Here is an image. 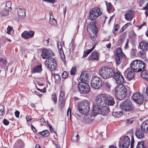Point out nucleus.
<instances>
[{
    "label": "nucleus",
    "mask_w": 148,
    "mask_h": 148,
    "mask_svg": "<svg viewBox=\"0 0 148 148\" xmlns=\"http://www.w3.org/2000/svg\"><path fill=\"white\" fill-rule=\"evenodd\" d=\"M46 67L51 71L55 70L56 67V64L55 60L52 58L47 59L45 62Z\"/></svg>",
    "instance_id": "0eeeda50"
},
{
    "label": "nucleus",
    "mask_w": 148,
    "mask_h": 148,
    "mask_svg": "<svg viewBox=\"0 0 148 148\" xmlns=\"http://www.w3.org/2000/svg\"><path fill=\"white\" fill-rule=\"evenodd\" d=\"M138 54L140 57H142L145 54L144 52L140 51L138 52Z\"/></svg>",
    "instance_id": "5fc2aeb1"
},
{
    "label": "nucleus",
    "mask_w": 148,
    "mask_h": 148,
    "mask_svg": "<svg viewBox=\"0 0 148 148\" xmlns=\"http://www.w3.org/2000/svg\"><path fill=\"white\" fill-rule=\"evenodd\" d=\"M47 124L49 126V127L50 130L51 132L52 133H53V132L55 133V132H54V130H53V128L52 127L51 125H50V124L48 123V122L47 121Z\"/></svg>",
    "instance_id": "864d4df0"
},
{
    "label": "nucleus",
    "mask_w": 148,
    "mask_h": 148,
    "mask_svg": "<svg viewBox=\"0 0 148 148\" xmlns=\"http://www.w3.org/2000/svg\"><path fill=\"white\" fill-rule=\"evenodd\" d=\"M52 75L54 76V78L55 80V82L56 83H59L60 80V76L55 73H53Z\"/></svg>",
    "instance_id": "473e14b6"
},
{
    "label": "nucleus",
    "mask_w": 148,
    "mask_h": 148,
    "mask_svg": "<svg viewBox=\"0 0 148 148\" xmlns=\"http://www.w3.org/2000/svg\"><path fill=\"white\" fill-rule=\"evenodd\" d=\"M8 11L5 8L1 10L0 11V15L2 16H7L9 14Z\"/></svg>",
    "instance_id": "c85d7f7f"
},
{
    "label": "nucleus",
    "mask_w": 148,
    "mask_h": 148,
    "mask_svg": "<svg viewBox=\"0 0 148 148\" xmlns=\"http://www.w3.org/2000/svg\"><path fill=\"white\" fill-rule=\"evenodd\" d=\"M105 96L103 95L96 97L95 102L93 105L92 115L89 114L85 116L84 118L85 122L88 123L92 121L95 116L98 114L104 115L108 113V110L105 106Z\"/></svg>",
    "instance_id": "f257e3e1"
},
{
    "label": "nucleus",
    "mask_w": 148,
    "mask_h": 148,
    "mask_svg": "<svg viewBox=\"0 0 148 148\" xmlns=\"http://www.w3.org/2000/svg\"><path fill=\"white\" fill-rule=\"evenodd\" d=\"M122 57L116 56L115 58V60L116 63L117 64H120L121 62V59Z\"/></svg>",
    "instance_id": "a19ab883"
},
{
    "label": "nucleus",
    "mask_w": 148,
    "mask_h": 148,
    "mask_svg": "<svg viewBox=\"0 0 148 148\" xmlns=\"http://www.w3.org/2000/svg\"><path fill=\"white\" fill-rule=\"evenodd\" d=\"M119 28L118 25H117L115 26L113 30V32L114 34H117V31Z\"/></svg>",
    "instance_id": "8fccbe9b"
},
{
    "label": "nucleus",
    "mask_w": 148,
    "mask_h": 148,
    "mask_svg": "<svg viewBox=\"0 0 148 148\" xmlns=\"http://www.w3.org/2000/svg\"><path fill=\"white\" fill-rule=\"evenodd\" d=\"M128 42H129V40L127 39V41L126 42V43L125 44V49H127L128 48Z\"/></svg>",
    "instance_id": "338daca9"
},
{
    "label": "nucleus",
    "mask_w": 148,
    "mask_h": 148,
    "mask_svg": "<svg viewBox=\"0 0 148 148\" xmlns=\"http://www.w3.org/2000/svg\"><path fill=\"white\" fill-rule=\"evenodd\" d=\"M140 128L147 132L148 130V120L144 121L141 125Z\"/></svg>",
    "instance_id": "5701e85b"
},
{
    "label": "nucleus",
    "mask_w": 148,
    "mask_h": 148,
    "mask_svg": "<svg viewBox=\"0 0 148 148\" xmlns=\"http://www.w3.org/2000/svg\"><path fill=\"white\" fill-rule=\"evenodd\" d=\"M125 36L126 35L125 34H122L121 36L120 40L121 41H123Z\"/></svg>",
    "instance_id": "4d7b16f0"
},
{
    "label": "nucleus",
    "mask_w": 148,
    "mask_h": 148,
    "mask_svg": "<svg viewBox=\"0 0 148 148\" xmlns=\"http://www.w3.org/2000/svg\"><path fill=\"white\" fill-rule=\"evenodd\" d=\"M133 118H131L130 119H127L125 120V122L126 123V124L128 125L129 124H131L133 121Z\"/></svg>",
    "instance_id": "37998d69"
},
{
    "label": "nucleus",
    "mask_w": 148,
    "mask_h": 148,
    "mask_svg": "<svg viewBox=\"0 0 148 148\" xmlns=\"http://www.w3.org/2000/svg\"><path fill=\"white\" fill-rule=\"evenodd\" d=\"M26 119L27 121H30L31 120V117L29 115L27 116H26Z\"/></svg>",
    "instance_id": "680f3d73"
},
{
    "label": "nucleus",
    "mask_w": 148,
    "mask_h": 148,
    "mask_svg": "<svg viewBox=\"0 0 148 148\" xmlns=\"http://www.w3.org/2000/svg\"><path fill=\"white\" fill-rule=\"evenodd\" d=\"M132 98L134 101L138 104H142L144 101L143 95L138 92H136L133 94Z\"/></svg>",
    "instance_id": "f8f14e48"
},
{
    "label": "nucleus",
    "mask_w": 148,
    "mask_h": 148,
    "mask_svg": "<svg viewBox=\"0 0 148 148\" xmlns=\"http://www.w3.org/2000/svg\"><path fill=\"white\" fill-rule=\"evenodd\" d=\"M53 55L52 50L49 49H44L42 51L41 56L44 59H47Z\"/></svg>",
    "instance_id": "4468645a"
},
{
    "label": "nucleus",
    "mask_w": 148,
    "mask_h": 148,
    "mask_svg": "<svg viewBox=\"0 0 148 148\" xmlns=\"http://www.w3.org/2000/svg\"><path fill=\"white\" fill-rule=\"evenodd\" d=\"M100 75L103 78L106 79L112 77L114 74V70L112 68L105 66L101 67L99 70Z\"/></svg>",
    "instance_id": "7ed1b4c3"
},
{
    "label": "nucleus",
    "mask_w": 148,
    "mask_h": 148,
    "mask_svg": "<svg viewBox=\"0 0 148 148\" xmlns=\"http://www.w3.org/2000/svg\"><path fill=\"white\" fill-rule=\"evenodd\" d=\"M115 53L116 56L122 57L123 52L121 48H118L115 50Z\"/></svg>",
    "instance_id": "c756f323"
},
{
    "label": "nucleus",
    "mask_w": 148,
    "mask_h": 148,
    "mask_svg": "<svg viewBox=\"0 0 148 148\" xmlns=\"http://www.w3.org/2000/svg\"><path fill=\"white\" fill-rule=\"evenodd\" d=\"M136 148H147L144 145V142L141 141L138 142Z\"/></svg>",
    "instance_id": "2f4dec72"
},
{
    "label": "nucleus",
    "mask_w": 148,
    "mask_h": 148,
    "mask_svg": "<svg viewBox=\"0 0 148 148\" xmlns=\"http://www.w3.org/2000/svg\"><path fill=\"white\" fill-rule=\"evenodd\" d=\"M69 112V113H70V117H71V109L70 108H68V110L67 112V116H68Z\"/></svg>",
    "instance_id": "e2e57ef3"
},
{
    "label": "nucleus",
    "mask_w": 148,
    "mask_h": 148,
    "mask_svg": "<svg viewBox=\"0 0 148 148\" xmlns=\"http://www.w3.org/2000/svg\"><path fill=\"white\" fill-rule=\"evenodd\" d=\"M134 13L133 11L130 10L127 11L125 16V19L128 21L132 20L134 16Z\"/></svg>",
    "instance_id": "4be33fe9"
},
{
    "label": "nucleus",
    "mask_w": 148,
    "mask_h": 148,
    "mask_svg": "<svg viewBox=\"0 0 148 148\" xmlns=\"http://www.w3.org/2000/svg\"><path fill=\"white\" fill-rule=\"evenodd\" d=\"M52 99L54 101V103H56L57 101V97L56 94L54 93L52 96Z\"/></svg>",
    "instance_id": "a18cd8bd"
},
{
    "label": "nucleus",
    "mask_w": 148,
    "mask_h": 148,
    "mask_svg": "<svg viewBox=\"0 0 148 148\" xmlns=\"http://www.w3.org/2000/svg\"><path fill=\"white\" fill-rule=\"evenodd\" d=\"M139 46L140 49L143 51H146L148 49V42L142 41L139 43Z\"/></svg>",
    "instance_id": "aec40b11"
},
{
    "label": "nucleus",
    "mask_w": 148,
    "mask_h": 148,
    "mask_svg": "<svg viewBox=\"0 0 148 148\" xmlns=\"http://www.w3.org/2000/svg\"><path fill=\"white\" fill-rule=\"evenodd\" d=\"M78 89L81 93L85 94L88 93L90 90L89 85L86 82H82L78 85Z\"/></svg>",
    "instance_id": "423d86ee"
},
{
    "label": "nucleus",
    "mask_w": 148,
    "mask_h": 148,
    "mask_svg": "<svg viewBox=\"0 0 148 148\" xmlns=\"http://www.w3.org/2000/svg\"><path fill=\"white\" fill-rule=\"evenodd\" d=\"M144 62L141 60H136L132 61L130 64L131 69L134 72L141 71L145 68Z\"/></svg>",
    "instance_id": "f03ea898"
},
{
    "label": "nucleus",
    "mask_w": 148,
    "mask_h": 148,
    "mask_svg": "<svg viewBox=\"0 0 148 148\" xmlns=\"http://www.w3.org/2000/svg\"><path fill=\"white\" fill-rule=\"evenodd\" d=\"M42 71L41 66H38L34 68L33 70V73H38Z\"/></svg>",
    "instance_id": "f704fd0d"
},
{
    "label": "nucleus",
    "mask_w": 148,
    "mask_h": 148,
    "mask_svg": "<svg viewBox=\"0 0 148 148\" xmlns=\"http://www.w3.org/2000/svg\"><path fill=\"white\" fill-rule=\"evenodd\" d=\"M68 77V73L66 71H64L62 74V77L63 78H66Z\"/></svg>",
    "instance_id": "603ef678"
},
{
    "label": "nucleus",
    "mask_w": 148,
    "mask_h": 148,
    "mask_svg": "<svg viewBox=\"0 0 148 148\" xmlns=\"http://www.w3.org/2000/svg\"><path fill=\"white\" fill-rule=\"evenodd\" d=\"M140 76L142 78L148 80V73L146 70H144L141 72Z\"/></svg>",
    "instance_id": "cd10ccee"
},
{
    "label": "nucleus",
    "mask_w": 148,
    "mask_h": 148,
    "mask_svg": "<svg viewBox=\"0 0 148 148\" xmlns=\"http://www.w3.org/2000/svg\"><path fill=\"white\" fill-rule=\"evenodd\" d=\"M120 107L122 110L129 111L133 109V106L130 100H127L120 104Z\"/></svg>",
    "instance_id": "9b49d317"
},
{
    "label": "nucleus",
    "mask_w": 148,
    "mask_h": 148,
    "mask_svg": "<svg viewBox=\"0 0 148 148\" xmlns=\"http://www.w3.org/2000/svg\"><path fill=\"white\" fill-rule=\"evenodd\" d=\"M102 13V11L98 8H93L90 11L89 19L92 20L96 19Z\"/></svg>",
    "instance_id": "1a4fd4ad"
},
{
    "label": "nucleus",
    "mask_w": 148,
    "mask_h": 148,
    "mask_svg": "<svg viewBox=\"0 0 148 148\" xmlns=\"http://www.w3.org/2000/svg\"><path fill=\"white\" fill-rule=\"evenodd\" d=\"M49 23L51 25L54 26L56 25L57 24L56 20L54 18H51V17L50 18Z\"/></svg>",
    "instance_id": "4c0bfd02"
},
{
    "label": "nucleus",
    "mask_w": 148,
    "mask_h": 148,
    "mask_svg": "<svg viewBox=\"0 0 148 148\" xmlns=\"http://www.w3.org/2000/svg\"><path fill=\"white\" fill-rule=\"evenodd\" d=\"M78 135L77 134L76 136H73L71 140L73 142H76L77 141L78 138Z\"/></svg>",
    "instance_id": "79ce46f5"
},
{
    "label": "nucleus",
    "mask_w": 148,
    "mask_h": 148,
    "mask_svg": "<svg viewBox=\"0 0 148 148\" xmlns=\"http://www.w3.org/2000/svg\"><path fill=\"white\" fill-rule=\"evenodd\" d=\"M116 83L120 84L123 83L124 82V78L121 73L119 72L114 73L113 75Z\"/></svg>",
    "instance_id": "2eb2a0df"
},
{
    "label": "nucleus",
    "mask_w": 148,
    "mask_h": 148,
    "mask_svg": "<svg viewBox=\"0 0 148 148\" xmlns=\"http://www.w3.org/2000/svg\"><path fill=\"white\" fill-rule=\"evenodd\" d=\"M43 0L46 1L47 2H49V3H53L55 2L56 0Z\"/></svg>",
    "instance_id": "69168bd1"
},
{
    "label": "nucleus",
    "mask_w": 148,
    "mask_h": 148,
    "mask_svg": "<svg viewBox=\"0 0 148 148\" xmlns=\"http://www.w3.org/2000/svg\"><path fill=\"white\" fill-rule=\"evenodd\" d=\"M11 3L10 1H7L5 4V8L8 10H10L11 9Z\"/></svg>",
    "instance_id": "c9c22d12"
},
{
    "label": "nucleus",
    "mask_w": 148,
    "mask_h": 148,
    "mask_svg": "<svg viewBox=\"0 0 148 148\" xmlns=\"http://www.w3.org/2000/svg\"><path fill=\"white\" fill-rule=\"evenodd\" d=\"M146 133L141 128H137L135 131V135L138 139H142L145 137V134Z\"/></svg>",
    "instance_id": "f3484780"
},
{
    "label": "nucleus",
    "mask_w": 148,
    "mask_h": 148,
    "mask_svg": "<svg viewBox=\"0 0 148 148\" xmlns=\"http://www.w3.org/2000/svg\"><path fill=\"white\" fill-rule=\"evenodd\" d=\"M34 34V31H31L27 32H23L22 34V36L23 38L27 39L32 37Z\"/></svg>",
    "instance_id": "412c9836"
},
{
    "label": "nucleus",
    "mask_w": 148,
    "mask_h": 148,
    "mask_svg": "<svg viewBox=\"0 0 148 148\" xmlns=\"http://www.w3.org/2000/svg\"><path fill=\"white\" fill-rule=\"evenodd\" d=\"M134 140L133 138L132 137L131 140V143L130 145V148H134L133 145L134 143Z\"/></svg>",
    "instance_id": "13d9d810"
},
{
    "label": "nucleus",
    "mask_w": 148,
    "mask_h": 148,
    "mask_svg": "<svg viewBox=\"0 0 148 148\" xmlns=\"http://www.w3.org/2000/svg\"><path fill=\"white\" fill-rule=\"evenodd\" d=\"M90 103L86 100H85L79 103L78 107L79 112L86 115L87 114L90 110Z\"/></svg>",
    "instance_id": "20e7f679"
},
{
    "label": "nucleus",
    "mask_w": 148,
    "mask_h": 148,
    "mask_svg": "<svg viewBox=\"0 0 148 148\" xmlns=\"http://www.w3.org/2000/svg\"><path fill=\"white\" fill-rule=\"evenodd\" d=\"M89 73L88 71L82 72L80 76L79 79L82 82L86 81L88 79Z\"/></svg>",
    "instance_id": "a211bd4d"
},
{
    "label": "nucleus",
    "mask_w": 148,
    "mask_h": 148,
    "mask_svg": "<svg viewBox=\"0 0 148 148\" xmlns=\"http://www.w3.org/2000/svg\"><path fill=\"white\" fill-rule=\"evenodd\" d=\"M95 47V46H94L91 49H89L84 52L83 56L84 57H86L94 49Z\"/></svg>",
    "instance_id": "72a5a7b5"
},
{
    "label": "nucleus",
    "mask_w": 148,
    "mask_h": 148,
    "mask_svg": "<svg viewBox=\"0 0 148 148\" xmlns=\"http://www.w3.org/2000/svg\"><path fill=\"white\" fill-rule=\"evenodd\" d=\"M113 114H114L115 115H116V117H119L123 114V112L121 111L114 112Z\"/></svg>",
    "instance_id": "49530a36"
},
{
    "label": "nucleus",
    "mask_w": 148,
    "mask_h": 148,
    "mask_svg": "<svg viewBox=\"0 0 148 148\" xmlns=\"http://www.w3.org/2000/svg\"><path fill=\"white\" fill-rule=\"evenodd\" d=\"M130 34L132 35V37L133 38H134L136 37L135 34L133 32H130Z\"/></svg>",
    "instance_id": "774afa93"
},
{
    "label": "nucleus",
    "mask_w": 148,
    "mask_h": 148,
    "mask_svg": "<svg viewBox=\"0 0 148 148\" xmlns=\"http://www.w3.org/2000/svg\"><path fill=\"white\" fill-rule=\"evenodd\" d=\"M105 86L108 88H110L111 87V85L108 82H106L105 83Z\"/></svg>",
    "instance_id": "bf43d9fd"
},
{
    "label": "nucleus",
    "mask_w": 148,
    "mask_h": 148,
    "mask_svg": "<svg viewBox=\"0 0 148 148\" xmlns=\"http://www.w3.org/2000/svg\"><path fill=\"white\" fill-rule=\"evenodd\" d=\"M99 54L96 52H93L90 56V59L93 60H98Z\"/></svg>",
    "instance_id": "b1692460"
},
{
    "label": "nucleus",
    "mask_w": 148,
    "mask_h": 148,
    "mask_svg": "<svg viewBox=\"0 0 148 148\" xmlns=\"http://www.w3.org/2000/svg\"><path fill=\"white\" fill-rule=\"evenodd\" d=\"M19 114H20V113H19V112L18 111H16L15 113V116L17 118L19 117Z\"/></svg>",
    "instance_id": "0e129e2a"
},
{
    "label": "nucleus",
    "mask_w": 148,
    "mask_h": 148,
    "mask_svg": "<svg viewBox=\"0 0 148 148\" xmlns=\"http://www.w3.org/2000/svg\"><path fill=\"white\" fill-rule=\"evenodd\" d=\"M24 145V143L20 139L18 140L15 142V146L17 148H20L23 147Z\"/></svg>",
    "instance_id": "a878e982"
},
{
    "label": "nucleus",
    "mask_w": 148,
    "mask_h": 148,
    "mask_svg": "<svg viewBox=\"0 0 148 148\" xmlns=\"http://www.w3.org/2000/svg\"><path fill=\"white\" fill-rule=\"evenodd\" d=\"M0 62L5 64L6 63V59L5 58H0Z\"/></svg>",
    "instance_id": "09e8293b"
},
{
    "label": "nucleus",
    "mask_w": 148,
    "mask_h": 148,
    "mask_svg": "<svg viewBox=\"0 0 148 148\" xmlns=\"http://www.w3.org/2000/svg\"><path fill=\"white\" fill-rule=\"evenodd\" d=\"M3 124L6 125H8L9 123V121L5 119L3 120Z\"/></svg>",
    "instance_id": "6e6d98bb"
},
{
    "label": "nucleus",
    "mask_w": 148,
    "mask_h": 148,
    "mask_svg": "<svg viewBox=\"0 0 148 148\" xmlns=\"http://www.w3.org/2000/svg\"><path fill=\"white\" fill-rule=\"evenodd\" d=\"M105 2L107 6V10L108 11V12H109L112 10V5L111 3H107L106 1Z\"/></svg>",
    "instance_id": "e433bc0d"
},
{
    "label": "nucleus",
    "mask_w": 148,
    "mask_h": 148,
    "mask_svg": "<svg viewBox=\"0 0 148 148\" xmlns=\"http://www.w3.org/2000/svg\"><path fill=\"white\" fill-rule=\"evenodd\" d=\"M105 95V103L106 104L105 106L108 109V113L106 114H104V115H107L108 114L109 112V109L107 107V104L106 103V100H107V101H108V105H110V106L113 105L115 103V101H114V100L113 98H112L110 96H109V97H107L106 96V95L104 94H99L97 96H98L100 95Z\"/></svg>",
    "instance_id": "dca6fc26"
},
{
    "label": "nucleus",
    "mask_w": 148,
    "mask_h": 148,
    "mask_svg": "<svg viewBox=\"0 0 148 148\" xmlns=\"http://www.w3.org/2000/svg\"><path fill=\"white\" fill-rule=\"evenodd\" d=\"M65 97V93L63 91H61L60 92L59 99L60 100L64 99Z\"/></svg>",
    "instance_id": "ea45409f"
},
{
    "label": "nucleus",
    "mask_w": 148,
    "mask_h": 148,
    "mask_svg": "<svg viewBox=\"0 0 148 148\" xmlns=\"http://www.w3.org/2000/svg\"><path fill=\"white\" fill-rule=\"evenodd\" d=\"M13 27L8 25L6 28V33L8 34H11V31L13 30Z\"/></svg>",
    "instance_id": "58836bf2"
},
{
    "label": "nucleus",
    "mask_w": 148,
    "mask_h": 148,
    "mask_svg": "<svg viewBox=\"0 0 148 148\" xmlns=\"http://www.w3.org/2000/svg\"><path fill=\"white\" fill-rule=\"evenodd\" d=\"M40 122L41 124H44L46 123L45 119L44 118H41L40 119Z\"/></svg>",
    "instance_id": "052dcab7"
},
{
    "label": "nucleus",
    "mask_w": 148,
    "mask_h": 148,
    "mask_svg": "<svg viewBox=\"0 0 148 148\" xmlns=\"http://www.w3.org/2000/svg\"><path fill=\"white\" fill-rule=\"evenodd\" d=\"M91 85L93 88L98 89L101 86L102 80L99 77H94L91 80Z\"/></svg>",
    "instance_id": "6e6552de"
},
{
    "label": "nucleus",
    "mask_w": 148,
    "mask_h": 148,
    "mask_svg": "<svg viewBox=\"0 0 148 148\" xmlns=\"http://www.w3.org/2000/svg\"><path fill=\"white\" fill-rule=\"evenodd\" d=\"M57 45L60 56L63 61L64 62L65 61V57L62 49V46L61 43L60 42H58L57 43Z\"/></svg>",
    "instance_id": "6ab92c4d"
},
{
    "label": "nucleus",
    "mask_w": 148,
    "mask_h": 148,
    "mask_svg": "<svg viewBox=\"0 0 148 148\" xmlns=\"http://www.w3.org/2000/svg\"><path fill=\"white\" fill-rule=\"evenodd\" d=\"M87 30L90 34H96L97 29L95 22H92L89 24L87 27Z\"/></svg>",
    "instance_id": "ddd939ff"
},
{
    "label": "nucleus",
    "mask_w": 148,
    "mask_h": 148,
    "mask_svg": "<svg viewBox=\"0 0 148 148\" xmlns=\"http://www.w3.org/2000/svg\"><path fill=\"white\" fill-rule=\"evenodd\" d=\"M96 34H90V38L93 41H95L97 38Z\"/></svg>",
    "instance_id": "de8ad7c7"
},
{
    "label": "nucleus",
    "mask_w": 148,
    "mask_h": 148,
    "mask_svg": "<svg viewBox=\"0 0 148 148\" xmlns=\"http://www.w3.org/2000/svg\"><path fill=\"white\" fill-rule=\"evenodd\" d=\"M17 11L18 15L20 17L23 18L25 17L26 14L25 9H18Z\"/></svg>",
    "instance_id": "393cba45"
},
{
    "label": "nucleus",
    "mask_w": 148,
    "mask_h": 148,
    "mask_svg": "<svg viewBox=\"0 0 148 148\" xmlns=\"http://www.w3.org/2000/svg\"><path fill=\"white\" fill-rule=\"evenodd\" d=\"M130 144V138L127 136L121 137L119 144V148H128Z\"/></svg>",
    "instance_id": "9d476101"
},
{
    "label": "nucleus",
    "mask_w": 148,
    "mask_h": 148,
    "mask_svg": "<svg viewBox=\"0 0 148 148\" xmlns=\"http://www.w3.org/2000/svg\"><path fill=\"white\" fill-rule=\"evenodd\" d=\"M39 134L45 137L48 136L49 134V132L48 130H45L42 132H39Z\"/></svg>",
    "instance_id": "7c9ffc66"
},
{
    "label": "nucleus",
    "mask_w": 148,
    "mask_h": 148,
    "mask_svg": "<svg viewBox=\"0 0 148 148\" xmlns=\"http://www.w3.org/2000/svg\"><path fill=\"white\" fill-rule=\"evenodd\" d=\"M76 72V68L75 67H72L70 71L71 75H74Z\"/></svg>",
    "instance_id": "c03bdc74"
},
{
    "label": "nucleus",
    "mask_w": 148,
    "mask_h": 148,
    "mask_svg": "<svg viewBox=\"0 0 148 148\" xmlns=\"http://www.w3.org/2000/svg\"><path fill=\"white\" fill-rule=\"evenodd\" d=\"M116 94L118 99L121 100L124 98L126 94V89L125 86L119 85L116 87Z\"/></svg>",
    "instance_id": "39448f33"
},
{
    "label": "nucleus",
    "mask_w": 148,
    "mask_h": 148,
    "mask_svg": "<svg viewBox=\"0 0 148 148\" xmlns=\"http://www.w3.org/2000/svg\"><path fill=\"white\" fill-rule=\"evenodd\" d=\"M143 9L147 10V11H145V13L146 15H148V3H147L146 6L145 7L143 8Z\"/></svg>",
    "instance_id": "3c124183"
},
{
    "label": "nucleus",
    "mask_w": 148,
    "mask_h": 148,
    "mask_svg": "<svg viewBox=\"0 0 148 148\" xmlns=\"http://www.w3.org/2000/svg\"><path fill=\"white\" fill-rule=\"evenodd\" d=\"M125 72H127V78L128 79H131L133 78L134 76V74L132 71H128V69H127Z\"/></svg>",
    "instance_id": "bb28decb"
}]
</instances>
